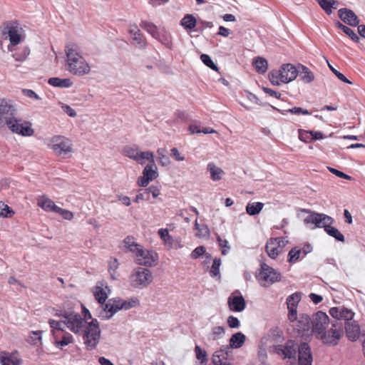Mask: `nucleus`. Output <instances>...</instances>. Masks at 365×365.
<instances>
[{
  "mask_svg": "<svg viewBox=\"0 0 365 365\" xmlns=\"http://www.w3.org/2000/svg\"><path fill=\"white\" fill-rule=\"evenodd\" d=\"M56 316L63 318L65 326L73 333H83V341L88 350L96 347L101 332L96 319L88 323L79 314L71 311L60 312Z\"/></svg>",
  "mask_w": 365,
  "mask_h": 365,
  "instance_id": "obj_1",
  "label": "nucleus"
},
{
  "mask_svg": "<svg viewBox=\"0 0 365 365\" xmlns=\"http://www.w3.org/2000/svg\"><path fill=\"white\" fill-rule=\"evenodd\" d=\"M65 53L66 55V66L68 71L78 76L90 73L91 67L83 58L78 44L73 42L68 43L65 46Z\"/></svg>",
  "mask_w": 365,
  "mask_h": 365,
  "instance_id": "obj_2",
  "label": "nucleus"
},
{
  "mask_svg": "<svg viewBox=\"0 0 365 365\" xmlns=\"http://www.w3.org/2000/svg\"><path fill=\"white\" fill-rule=\"evenodd\" d=\"M53 153L61 158H66L69 153L73 152L72 141L63 135H54L47 144Z\"/></svg>",
  "mask_w": 365,
  "mask_h": 365,
  "instance_id": "obj_3",
  "label": "nucleus"
},
{
  "mask_svg": "<svg viewBox=\"0 0 365 365\" xmlns=\"http://www.w3.org/2000/svg\"><path fill=\"white\" fill-rule=\"evenodd\" d=\"M343 329L344 324L341 322L334 320L331 322V327L327 331L325 329L317 339L327 346H336L343 335Z\"/></svg>",
  "mask_w": 365,
  "mask_h": 365,
  "instance_id": "obj_4",
  "label": "nucleus"
},
{
  "mask_svg": "<svg viewBox=\"0 0 365 365\" xmlns=\"http://www.w3.org/2000/svg\"><path fill=\"white\" fill-rule=\"evenodd\" d=\"M281 274L279 272L269 266L264 262L260 264L259 272L256 274V278L261 286L267 287L274 282L281 280Z\"/></svg>",
  "mask_w": 365,
  "mask_h": 365,
  "instance_id": "obj_5",
  "label": "nucleus"
},
{
  "mask_svg": "<svg viewBox=\"0 0 365 365\" xmlns=\"http://www.w3.org/2000/svg\"><path fill=\"white\" fill-rule=\"evenodd\" d=\"M153 279L152 272L148 269L138 267L135 268L130 277V285L135 289L147 287Z\"/></svg>",
  "mask_w": 365,
  "mask_h": 365,
  "instance_id": "obj_6",
  "label": "nucleus"
},
{
  "mask_svg": "<svg viewBox=\"0 0 365 365\" xmlns=\"http://www.w3.org/2000/svg\"><path fill=\"white\" fill-rule=\"evenodd\" d=\"M133 253L135 262L141 266L153 267L158 259V255L155 251L146 250L142 245L134 247Z\"/></svg>",
  "mask_w": 365,
  "mask_h": 365,
  "instance_id": "obj_7",
  "label": "nucleus"
},
{
  "mask_svg": "<svg viewBox=\"0 0 365 365\" xmlns=\"http://www.w3.org/2000/svg\"><path fill=\"white\" fill-rule=\"evenodd\" d=\"M6 126L12 133L22 136L30 137L34 134V129L32 128L31 123L17 118L16 115H13L11 118L9 120Z\"/></svg>",
  "mask_w": 365,
  "mask_h": 365,
  "instance_id": "obj_8",
  "label": "nucleus"
},
{
  "mask_svg": "<svg viewBox=\"0 0 365 365\" xmlns=\"http://www.w3.org/2000/svg\"><path fill=\"white\" fill-rule=\"evenodd\" d=\"M5 29L9 38L10 45L8 46L9 51L14 52V46L21 43L24 41V30L16 21H9L6 24Z\"/></svg>",
  "mask_w": 365,
  "mask_h": 365,
  "instance_id": "obj_9",
  "label": "nucleus"
},
{
  "mask_svg": "<svg viewBox=\"0 0 365 365\" xmlns=\"http://www.w3.org/2000/svg\"><path fill=\"white\" fill-rule=\"evenodd\" d=\"M17 108L11 100L0 99V129L6 126V124L13 115H16Z\"/></svg>",
  "mask_w": 365,
  "mask_h": 365,
  "instance_id": "obj_10",
  "label": "nucleus"
},
{
  "mask_svg": "<svg viewBox=\"0 0 365 365\" xmlns=\"http://www.w3.org/2000/svg\"><path fill=\"white\" fill-rule=\"evenodd\" d=\"M329 324V318L327 314L322 311L316 312L312 316L311 328L312 332L318 338L322 334Z\"/></svg>",
  "mask_w": 365,
  "mask_h": 365,
  "instance_id": "obj_11",
  "label": "nucleus"
},
{
  "mask_svg": "<svg viewBox=\"0 0 365 365\" xmlns=\"http://www.w3.org/2000/svg\"><path fill=\"white\" fill-rule=\"evenodd\" d=\"M287 242L283 237L270 238L266 243L265 252L271 259H274L283 251Z\"/></svg>",
  "mask_w": 365,
  "mask_h": 365,
  "instance_id": "obj_12",
  "label": "nucleus"
},
{
  "mask_svg": "<svg viewBox=\"0 0 365 365\" xmlns=\"http://www.w3.org/2000/svg\"><path fill=\"white\" fill-rule=\"evenodd\" d=\"M305 225L314 224L317 227H324V230L333 224L334 220L330 216L322 213L312 212L304 218Z\"/></svg>",
  "mask_w": 365,
  "mask_h": 365,
  "instance_id": "obj_13",
  "label": "nucleus"
},
{
  "mask_svg": "<svg viewBox=\"0 0 365 365\" xmlns=\"http://www.w3.org/2000/svg\"><path fill=\"white\" fill-rule=\"evenodd\" d=\"M158 176V168L155 161L148 163L143 169V176L138 179V184L141 187H146L150 181L154 180Z\"/></svg>",
  "mask_w": 365,
  "mask_h": 365,
  "instance_id": "obj_14",
  "label": "nucleus"
},
{
  "mask_svg": "<svg viewBox=\"0 0 365 365\" xmlns=\"http://www.w3.org/2000/svg\"><path fill=\"white\" fill-rule=\"evenodd\" d=\"M128 33L130 35L131 43L140 49H144L147 46V41L144 35L141 33L138 26L130 25L128 29Z\"/></svg>",
  "mask_w": 365,
  "mask_h": 365,
  "instance_id": "obj_15",
  "label": "nucleus"
},
{
  "mask_svg": "<svg viewBox=\"0 0 365 365\" xmlns=\"http://www.w3.org/2000/svg\"><path fill=\"white\" fill-rule=\"evenodd\" d=\"M330 315L334 318V320L341 322V319H344L346 322H349L353 319L354 313L351 310L344 307H331L329 309Z\"/></svg>",
  "mask_w": 365,
  "mask_h": 365,
  "instance_id": "obj_16",
  "label": "nucleus"
},
{
  "mask_svg": "<svg viewBox=\"0 0 365 365\" xmlns=\"http://www.w3.org/2000/svg\"><path fill=\"white\" fill-rule=\"evenodd\" d=\"M312 354L310 346L306 342H302L298 346V363L299 365H312Z\"/></svg>",
  "mask_w": 365,
  "mask_h": 365,
  "instance_id": "obj_17",
  "label": "nucleus"
},
{
  "mask_svg": "<svg viewBox=\"0 0 365 365\" xmlns=\"http://www.w3.org/2000/svg\"><path fill=\"white\" fill-rule=\"evenodd\" d=\"M231 353L228 346H224L220 349L215 351L212 355V363L214 365H232L229 361V356Z\"/></svg>",
  "mask_w": 365,
  "mask_h": 365,
  "instance_id": "obj_18",
  "label": "nucleus"
},
{
  "mask_svg": "<svg viewBox=\"0 0 365 365\" xmlns=\"http://www.w3.org/2000/svg\"><path fill=\"white\" fill-rule=\"evenodd\" d=\"M236 293L239 294L238 292H235L228 297L227 304L230 311L240 312L245 310L246 302L241 294L235 295Z\"/></svg>",
  "mask_w": 365,
  "mask_h": 365,
  "instance_id": "obj_19",
  "label": "nucleus"
},
{
  "mask_svg": "<svg viewBox=\"0 0 365 365\" xmlns=\"http://www.w3.org/2000/svg\"><path fill=\"white\" fill-rule=\"evenodd\" d=\"M242 100L240 101V103L247 109H252L255 105L269 106L270 103L267 101H262L259 97L256 96L253 93H245Z\"/></svg>",
  "mask_w": 365,
  "mask_h": 365,
  "instance_id": "obj_20",
  "label": "nucleus"
},
{
  "mask_svg": "<svg viewBox=\"0 0 365 365\" xmlns=\"http://www.w3.org/2000/svg\"><path fill=\"white\" fill-rule=\"evenodd\" d=\"M338 15L342 21L351 26H356L359 23L357 16L350 9H340L338 11Z\"/></svg>",
  "mask_w": 365,
  "mask_h": 365,
  "instance_id": "obj_21",
  "label": "nucleus"
},
{
  "mask_svg": "<svg viewBox=\"0 0 365 365\" xmlns=\"http://www.w3.org/2000/svg\"><path fill=\"white\" fill-rule=\"evenodd\" d=\"M279 70L284 83L292 81L298 76L297 68L291 63L283 65Z\"/></svg>",
  "mask_w": 365,
  "mask_h": 365,
  "instance_id": "obj_22",
  "label": "nucleus"
},
{
  "mask_svg": "<svg viewBox=\"0 0 365 365\" xmlns=\"http://www.w3.org/2000/svg\"><path fill=\"white\" fill-rule=\"evenodd\" d=\"M139 305L140 300L136 297H130L125 300L115 298V312L119 310H128Z\"/></svg>",
  "mask_w": 365,
  "mask_h": 365,
  "instance_id": "obj_23",
  "label": "nucleus"
},
{
  "mask_svg": "<svg viewBox=\"0 0 365 365\" xmlns=\"http://www.w3.org/2000/svg\"><path fill=\"white\" fill-rule=\"evenodd\" d=\"M347 338L352 341H356L360 336V327L355 321L346 322L344 324Z\"/></svg>",
  "mask_w": 365,
  "mask_h": 365,
  "instance_id": "obj_24",
  "label": "nucleus"
},
{
  "mask_svg": "<svg viewBox=\"0 0 365 365\" xmlns=\"http://www.w3.org/2000/svg\"><path fill=\"white\" fill-rule=\"evenodd\" d=\"M36 203L45 212H55L58 207L51 199L45 195L37 196Z\"/></svg>",
  "mask_w": 365,
  "mask_h": 365,
  "instance_id": "obj_25",
  "label": "nucleus"
},
{
  "mask_svg": "<svg viewBox=\"0 0 365 365\" xmlns=\"http://www.w3.org/2000/svg\"><path fill=\"white\" fill-rule=\"evenodd\" d=\"M55 346L58 348H63L73 342V336L66 331L53 336Z\"/></svg>",
  "mask_w": 365,
  "mask_h": 365,
  "instance_id": "obj_26",
  "label": "nucleus"
},
{
  "mask_svg": "<svg viewBox=\"0 0 365 365\" xmlns=\"http://www.w3.org/2000/svg\"><path fill=\"white\" fill-rule=\"evenodd\" d=\"M299 79L304 83H310L314 80V73L307 66L299 64L297 68Z\"/></svg>",
  "mask_w": 365,
  "mask_h": 365,
  "instance_id": "obj_27",
  "label": "nucleus"
},
{
  "mask_svg": "<svg viewBox=\"0 0 365 365\" xmlns=\"http://www.w3.org/2000/svg\"><path fill=\"white\" fill-rule=\"evenodd\" d=\"M197 24V20L192 14H185L180 21V25L187 31H192Z\"/></svg>",
  "mask_w": 365,
  "mask_h": 365,
  "instance_id": "obj_28",
  "label": "nucleus"
},
{
  "mask_svg": "<svg viewBox=\"0 0 365 365\" xmlns=\"http://www.w3.org/2000/svg\"><path fill=\"white\" fill-rule=\"evenodd\" d=\"M245 341V336L242 332H237L234 334L230 339V346H228L230 349H238L240 348Z\"/></svg>",
  "mask_w": 365,
  "mask_h": 365,
  "instance_id": "obj_29",
  "label": "nucleus"
},
{
  "mask_svg": "<svg viewBox=\"0 0 365 365\" xmlns=\"http://www.w3.org/2000/svg\"><path fill=\"white\" fill-rule=\"evenodd\" d=\"M312 319L307 314H301L298 320V331L304 332L309 331L311 328Z\"/></svg>",
  "mask_w": 365,
  "mask_h": 365,
  "instance_id": "obj_30",
  "label": "nucleus"
},
{
  "mask_svg": "<svg viewBox=\"0 0 365 365\" xmlns=\"http://www.w3.org/2000/svg\"><path fill=\"white\" fill-rule=\"evenodd\" d=\"M140 27L149 33L153 38H158L160 37L158 29L153 23L143 21L140 24Z\"/></svg>",
  "mask_w": 365,
  "mask_h": 365,
  "instance_id": "obj_31",
  "label": "nucleus"
},
{
  "mask_svg": "<svg viewBox=\"0 0 365 365\" xmlns=\"http://www.w3.org/2000/svg\"><path fill=\"white\" fill-rule=\"evenodd\" d=\"M101 311L99 313V317L103 319H110L114 314V304H100Z\"/></svg>",
  "mask_w": 365,
  "mask_h": 365,
  "instance_id": "obj_32",
  "label": "nucleus"
},
{
  "mask_svg": "<svg viewBox=\"0 0 365 365\" xmlns=\"http://www.w3.org/2000/svg\"><path fill=\"white\" fill-rule=\"evenodd\" d=\"M134 160H135L138 163H139L140 165L145 164L146 161H148L149 163H151L152 162L155 161L154 155L152 152H150V151L143 152V151H140V150L138 152L136 158H135Z\"/></svg>",
  "mask_w": 365,
  "mask_h": 365,
  "instance_id": "obj_33",
  "label": "nucleus"
},
{
  "mask_svg": "<svg viewBox=\"0 0 365 365\" xmlns=\"http://www.w3.org/2000/svg\"><path fill=\"white\" fill-rule=\"evenodd\" d=\"M207 169L210 172L213 181L220 180L222 178V175L224 173V171L220 168L217 167L213 163H208Z\"/></svg>",
  "mask_w": 365,
  "mask_h": 365,
  "instance_id": "obj_34",
  "label": "nucleus"
},
{
  "mask_svg": "<svg viewBox=\"0 0 365 365\" xmlns=\"http://www.w3.org/2000/svg\"><path fill=\"white\" fill-rule=\"evenodd\" d=\"M48 83L55 87L68 88L72 85V81L69 78H51Z\"/></svg>",
  "mask_w": 365,
  "mask_h": 365,
  "instance_id": "obj_35",
  "label": "nucleus"
},
{
  "mask_svg": "<svg viewBox=\"0 0 365 365\" xmlns=\"http://www.w3.org/2000/svg\"><path fill=\"white\" fill-rule=\"evenodd\" d=\"M253 66L259 73H264L267 72L268 68V63L267 60L262 57H257L253 61Z\"/></svg>",
  "mask_w": 365,
  "mask_h": 365,
  "instance_id": "obj_36",
  "label": "nucleus"
},
{
  "mask_svg": "<svg viewBox=\"0 0 365 365\" xmlns=\"http://www.w3.org/2000/svg\"><path fill=\"white\" fill-rule=\"evenodd\" d=\"M48 324L51 328V334L53 336L62 333V331H65L63 329L64 319L62 321H56L54 319H50L48 321Z\"/></svg>",
  "mask_w": 365,
  "mask_h": 365,
  "instance_id": "obj_37",
  "label": "nucleus"
},
{
  "mask_svg": "<svg viewBox=\"0 0 365 365\" xmlns=\"http://www.w3.org/2000/svg\"><path fill=\"white\" fill-rule=\"evenodd\" d=\"M335 25L336 26L342 30L344 31V34H346L352 41H355V42H358L359 41V36H357V34L352 30L349 27L344 25L343 24H341L340 21H337L336 22H335Z\"/></svg>",
  "mask_w": 365,
  "mask_h": 365,
  "instance_id": "obj_38",
  "label": "nucleus"
},
{
  "mask_svg": "<svg viewBox=\"0 0 365 365\" xmlns=\"http://www.w3.org/2000/svg\"><path fill=\"white\" fill-rule=\"evenodd\" d=\"M264 207V204L260 202H249L246 206V211L250 215L259 214Z\"/></svg>",
  "mask_w": 365,
  "mask_h": 365,
  "instance_id": "obj_39",
  "label": "nucleus"
},
{
  "mask_svg": "<svg viewBox=\"0 0 365 365\" xmlns=\"http://www.w3.org/2000/svg\"><path fill=\"white\" fill-rule=\"evenodd\" d=\"M93 293L95 299L98 301L99 304L105 303L108 296L106 292L104 290L103 288L99 286H96L93 288Z\"/></svg>",
  "mask_w": 365,
  "mask_h": 365,
  "instance_id": "obj_40",
  "label": "nucleus"
},
{
  "mask_svg": "<svg viewBox=\"0 0 365 365\" xmlns=\"http://www.w3.org/2000/svg\"><path fill=\"white\" fill-rule=\"evenodd\" d=\"M284 358H294L296 355V347L293 341H289L284 346Z\"/></svg>",
  "mask_w": 365,
  "mask_h": 365,
  "instance_id": "obj_41",
  "label": "nucleus"
},
{
  "mask_svg": "<svg viewBox=\"0 0 365 365\" xmlns=\"http://www.w3.org/2000/svg\"><path fill=\"white\" fill-rule=\"evenodd\" d=\"M195 229L197 231L196 236L198 237H208L210 230L206 225H200L196 220L195 222Z\"/></svg>",
  "mask_w": 365,
  "mask_h": 365,
  "instance_id": "obj_42",
  "label": "nucleus"
},
{
  "mask_svg": "<svg viewBox=\"0 0 365 365\" xmlns=\"http://www.w3.org/2000/svg\"><path fill=\"white\" fill-rule=\"evenodd\" d=\"M269 78L272 84L279 86L284 83L279 70H273L269 73Z\"/></svg>",
  "mask_w": 365,
  "mask_h": 365,
  "instance_id": "obj_43",
  "label": "nucleus"
},
{
  "mask_svg": "<svg viewBox=\"0 0 365 365\" xmlns=\"http://www.w3.org/2000/svg\"><path fill=\"white\" fill-rule=\"evenodd\" d=\"M225 329L222 326L212 327L210 334V339L215 341L222 338L225 334Z\"/></svg>",
  "mask_w": 365,
  "mask_h": 365,
  "instance_id": "obj_44",
  "label": "nucleus"
},
{
  "mask_svg": "<svg viewBox=\"0 0 365 365\" xmlns=\"http://www.w3.org/2000/svg\"><path fill=\"white\" fill-rule=\"evenodd\" d=\"M325 232L331 237L336 239L339 242H344V236L339 231L336 227H331V225L328 227Z\"/></svg>",
  "mask_w": 365,
  "mask_h": 365,
  "instance_id": "obj_45",
  "label": "nucleus"
},
{
  "mask_svg": "<svg viewBox=\"0 0 365 365\" xmlns=\"http://www.w3.org/2000/svg\"><path fill=\"white\" fill-rule=\"evenodd\" d=\"M1 365H21V361L14 356L0 357Z\"/></svg>",
  "mask_w": 365,
  "mask_h": 365,
  "instance_id": "obj_46",
  "label": "nucleus"
},
{
  "mask_svg": "<svg viewBox=\"0 0 365 365\" xmlns=\"http://www.w3.org/2000/svg\"><path fill=\"white\" fill-rule=\"evenodd\" d=\"M30 53V50L28 47H24L21 51L14 52L12 56L17 61H24L26 59Z\"/></svg>",
  "mask_w": 365,
  "mask_h": 365,
  "instance_id": "obj_47",
  "label": "nucleus"
},
{
  "mask_svg": "<svg viewBox=\"0 0 365 365\" xmlns=\"http://www.w3.org/2000/svg\"><path fill=\"white\" fill-rule=\"evenodd\" d=\"M221 265V259L220 258H215L213 260L212 265L211 267L210 274L212 277H220V267Z\"/></svg>",
  "mask_w": 365,
  "mask_h": 365,
  "instance_id": "obj_48",
  "label": "nucleus"
},
{
  "mask_svg": "<svg viewBox=\"0 0 365 365\" xmlns=\"http://www.w3.org/2000/svg\"><path fill=\"white\" fill-rule=\"evenodd\" d=\"M196 358L200 361L201 364H204L207 361V354L205 350L201 349L199 346L195 347Z\"/></svg>",
  "mask_w": 365,
  "mask_h": 365,
  "instance_id": "obj_49",
  "label": "nucleus"
},
{
  "mask_svg": "<svg viewBox=\"0 0 365 365\" xmlns=\"http://www.w3.org/2000/svg\"><path fill=\"white\" fill-rule=\"evenodd\" d=\"M14 215V211L11 210L4 202L0 201V216L4 217H11Z\"/></svg>",
  "mask_w": 365,
  "mask_h": 365,
  "instance_id": "obj_50",
  "label": "nucleus"
},
{
  "mask_svg": "<svg viewBox=\"0 0 365 365\" xmlns=\"http://www.w3.org/2000/svg\"><path fill=\"white\" fill-rule=\"evenodd\" d=\"M301 300V294L299 292H294L289 295L287 298V307H290V304L294 305V307H297L299 302Z\"/></svg>",
  "mask_w": 365,
  "mask_h": 365,
  "instance_id": "obj_51",
  "label": "nucleus"
},
{
  "mask_svg": "<svg viewBox=\"0 0 365 365\" xmlns=\"http://www.w3.org/2000/svg\"><path fill=\"white\" fill-rule=\"evenodd\" d=\"M301 254H302L301 250H297V248L292 249L288 253L287 261L289 263L296 262L299 259Z\"/></svg>",
  "mask_w": 365,
  "mask_h": 365,
  "instance_id": "obj_52",
  "label": "nucleus"
},
{
  "mask_svg": "<svg viewBox=\"0 0 365 365\" xmlns=\"http://www.w3.org/2000/svg\"><path fill=\"white\" fill-rule=\"evenodd\" d=\"M201 61L206 65L207 67L210 68L213 71H217L218 67L215 64L211 58L207 54H202L200 56Z\"/></svg>",
  "mask_w": 365,
  "mask_h": 365,
  "instance_id": "obj_53",
  "label": "nucleus"
},
{
  "mask_svg": "<svg viewBox=\"0 0 365 365\" xmlns=\"http://www.w3.org/2000/svg\"><path fill=\"white\" fill-rule=\"evenodd\" d=\"M41 331H32L29 333V339H28V341L33 344H37L38 341H41Z\"/></svg>",
  "mask_w": 365,
  "mask_h": 365,
  "instance_id": "obj_54",
  "label": "nucleus"
},
{
  "mask_svg": "<svg viewBox=\"0 0 365 365\" xmlns=\"http://www.w3.org/2000/svg\"><path fill=\"white\" fill-rule=\"evenodd\" d=\"M312 130H299V138L304 143H309L312 141Z\"/></svg>",
  "mask_w": 365,
  "mask_h": 365,
  "instance_id": "obj_55",
  "label": "nucleus"
},
{
  "mask_svg": "<svg viewBox=\"0 0 365 365\" xmlns=\"http://www.w3.org/2000/svg\"><path fill=\"white\" fill-rule=\"evenodd\" d=\"M158 235L163 242L166 244H172V237L169 235L167 229L161 228L158 230Z\"/></svg>",
  "mask_w": 365,
  "mask_h": 365,
  "instance_id": "obj_56",
  "label": "nucleus"
},
{
  "mask_svg": "<svg viewBox=\"0 0 365 365\" xmlns=\"http://www.w3.org/2000/svg\"><path fill=\"white\" fill-rule=\"evenodd\" d=\"M123 243L125 245V247L126 248H128L129 250V251H130L132 253H133V250H134V247H138L139 246H140L141 245H139V244H137L135 240H134V238L133 237H127L124 241H123Z\"/></svg>",
  "mask_w": 365,
  "mask_h": 365,
  "instance_id": "obj_57",
  "label": "nucleus"
},
{
  "mask_svg": "<svg viewBox=\"0 0 365 365\" xmlns=\"http://www.w3.org/2000/svg\"><path fill=\"white\" fill-rule=\"evenodd\" d=\"M55 212L59 214L63 219L67 220H71L73 218V213L72 212L60 207H58Z\"/></svg>",
  "mask_w": 365,
  "mask_h": 365,
  "instance_id": "obj_58",
  "label": "nucleus"
},
{
  "mask_svg": "<svg viewBox=\"0 0 365 365\" xmlns=\"http://www.w3.org/2000/svg\"><path fill=\"white\" fill-rule=\"evenodd\" d=\"M139 151L138 148L137 147L132 148L126 146L123 149V152L126 156L128 158L135 160L136 158V155L138 154V152Z\"/></svg>",
  "mask_w": 365,
  "mask_h": 365,
  "instance_id": "obj_59",
  "label": "nucleus"
},
{
  "mask_svg": "<svg viewBox=\"0 0 365 365\" xmlns=\"http://www.w3.org/2000/svg\"><path fill=\"white\" fill-rule=\"evenodd\" d=\"M216 235H217V241L218 242L219 246L220 247H222V248H227V250L223 249L222 250V254L223 255H227V252H228V250L230 249V247L228 246L227 240L222 239L221 237L219 235H217V234Z\"/></svg>",
  "mask_w": 365,
  "mask_h": 365,
  "instance_id": "obj_60",
  "label": "nucleus"
},
{
  "mask_svg": "<svg viewBox=\"0 0 365 365\" xmlns=\"http://www.w3.org/2000/svg\"><path fill=\"white\" fill-rule=\"evenodd\" d=\"M287 309L289 310L288 319L292 322L296 321L297 318V307H294V305L291 304L290 307H287Z\"/></svg>",
  "mask_w": 365,
  "mask_h": 365,
  "instance_id": "obj_61",
  "label": "nucleus"
},
{
  "mask_svg": "<svg viewBox=\"0 0 365 365\" xmlns=\"http://www.w3.org/2000/svg\"><path fill=\"white\" fill-rule=\"evenodd\" d=\"M329 67L330 70L335 74V76L341 81L351 84L352 83L346 78V77L339 71H338L336 69H335L329 63Z\"/></svg>",
  "mask_w": 365,
  "mask_h": 365,
  "instance_id": "obj_62",
  "label": "nucleus"
},
{
  "mask_svg": "<svg viewBox=\"0 0 365 365\" xmlns=\"http://www.w3.org/2000/svg\"><path fill=\"white\" fill-rule=\"evenodd\" d=\"M205 253V248L204 246H199L197 247L190 255L191 258L192 259H197L203 254Z\"/></svg>",
  "mask_w": 365,
  "mask_h": 365,
  "instance_id": "obj_63",
  "label": "nucleus"
},
{
  "mask_svg": "<svg viewBox=\"0 0 365 365\" xmlns=\"http://www.w3.org/2000/svg\"><path fill=\"white\" fill-rule=\"evenodd\" d=\"M140 200H150V197L148 196L147 188L144 189L142 192H139L134 200V202H139Z\"/></svg>",
  "mask_w": 365,
  "mask_h": 365,
  "instance_id": "obj_64",
  "label": "nucleus"
}]
</instances>
